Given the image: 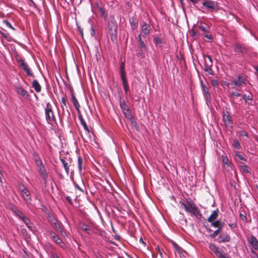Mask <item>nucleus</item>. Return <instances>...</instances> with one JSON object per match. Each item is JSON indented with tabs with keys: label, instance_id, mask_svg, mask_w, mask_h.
Listing matches in <instances>:
<instances>
[{
	"label": "nucleus",
	"instance_id": "nucleus-12",
	"mask_svg": "<svg viewBox=\"0 0 258 258\" xmlns=\"http://www.w3.org/2000/svg\"><path fill=\"white\" fill-rule=\"evenodd\" d=\"M233 46L236 52L242 54H246L247 52L248 49L244 45L236 43L233 44Z\"/></svg>",
	"mask_w": 258,
	"mask_h": 258
},
{
	"label": "nucleus",
	"instance_id": "nucleus-24",
	"mask_svg": "<svg viewBox=\"0 0 258 258\" xmlns=\"http://www.w3.org/2000/svg\"><path fill=\"white\" fill-rule=\"evenodd\" d=\"M141 35V34H139L138 36L136 37V39L139 43V46L141 49L145 50L146 49V45L142 40Z\"/></svg>",
	"mask_w": 258,
	"mask_h": 258
},
{
	"label": "nucleus",
	"instance_id": "nucleus-32",
	"mask_svg": "<svg viewBox=\"0 0 258 258\" xmlns=\"http://www.w3.org/2000/svg\"><path fill=\"white\" fill-rule=\"evenodd\" d=\"M211 223V225L214 227H220V226L223 227V223H220V221L217 220V221H214L212 222H210Z\"/></svg>",
	"mask_w": 258,
	"mask_h": 258
},
{
	"label": "nucleus",
	"instance_id": "nucleus-55",
	"mask_svg": "<svg viewBox=\"0 0 258 258\" xmlns=\"http://www.w3.org/2000/svg\"><path fill=\"white\" fill-rule=\"evenodd\" d=\"M66 199L71 205L73 204V202H72V199L70 197H69V196L66 197Z\"/></svg>",
	"mask_w": 258,
	"mask_h": 258
},
{
	"label": "nucleus",
	"instance_id": "nucleus-61",
	"mask_svg": "<svg viewBox=\"0 0 258 258\" xmlns=\"http://www.w3.org/2000/svg\"><path fill=\"white\" fill-rule=\"evenodd\" d=\"M139 242L140 243H142L144 246H146V243L143 241V239L142 237L140 238V240H139Z\"/></svg>",
	"mask_w": 258,
	"mask_h": 258
},
{
	"label": "nucleus",
	"instance_id": "nucleus-58",
	"mask_svg": "<svg viewBox=\"0 0 258 258\" xmlns=\"http://www.w3.org/2000/svg\"><path fill=\"white\" fill-rule=\"evenodd\" d=\"M123 88L124 89L125 93L126 95H127L128 92L129 91V87L128 86H124L123 87Z\"/></svg>",
	"mask_w": 258,
	"mask_h": 258
},
{
	"label": "nucleus",
	"instance_id": "nucleus-62",
	"mask_svg": "<svg viewBox=\"0 0 258 258\" xmlns=\"http://www.w3.org/2000/svg\"><path fill=\"white\" fill-rule=\"evenodd\" d=\"M21 232L24 235H26L27 234V232L26 229H22Z\"/></svg>",
	"mask_w": 258,
	"mask_h": 258
},
{
	"label": "nucleus",
	"instance_id": "nucleus-35",
	"mask_svg": "<svg viewBox=\"0 0 258 258\" xmlns=\"http://www.w3.org/2000/svg\"><path fill=\"white\" fill-rule=\"evenodd\" d=\"M98 10L99 12L101 15V16L105 18L107 16V14L105 13V11L101 6H99L98 4Z\"/></svg>",
	"mask_w": 258,
	"mask_h": 258
},
{
	"label": "nucleus",
	"instance_id": "nucleus-19",
	"mask_svg": "<svg viewBox=\"0 0 258 258\" xmlns=\"http://www.w3.org/2000/svg\"><path fill=\"white\" fill-rule=\"evenodd\" d=\"M22 220L24 222L27 227L32 231H34L35 227L33 223H32L30 220L26 218L25 216L23 217V219Z\"/></svg>",
	"mask_w": 258,
	"mask_h": 258
},
{
	"label": "nucleus",
	"instance_id": "nucleus-7",
	"mask_svg": "<svg viewBox=\"0 0 258 258\" xmlns=\"http://www.w3.org/2000/svg\"><path fill=\"white\" fill-rule=\"evenodd\" d=\"M200 83L201 85L203 95L206 100L207 104L209 105V104L211 103V97L209 93V88L206 85V84H204L202 80H201Z\"/></svg>",
	"mask_w": 258,
	"mask_h": 258
},
{
	"label": "nucleus",
	"instance_id": "nucleus-13",
	"mask_svg": "<svg viewBox=\"0 0 258 258\" xmlns=\"http://www.w3.org/2000/svg\"><path fill=\"white\" fill-rule=\"evenodd\" d=\"M231 240L230 235L226 232H221L218 236L217 241L218 242H228Z\"/></svg>",
	"mask_w": 258,
	"mask_h": 258
},
{
	"label": "nucleus",
	"instance_id": "nucleus-52",
	"mask_svg": "<svg viewBox=\"0 0 258 258\" xmlns=\"http://www.w3.org/2000/svg\"><path fill=\"white\" fill-rule=\"evenodd\" d=\"M241 95L240 93H238V92H232L231 93V96L232 97H239Z\"/></svg>",
	"mask_w": 258,
	"mask_h": 258
},
{
	"label": "nucleus",
	"instance_id": "nucleus-64",
	"mask_svg": "<svg viewBox=\"0 0 258 258\" xmlns=\"http://www.w3.org/2000/svg\"><path fill=\"white\" fill-rule=\"evenodd\" d=\"M51 258H59V257L55 254H52L51 256Z\"/></svg>",
	"mask_w": 258,
	"mask_h": 258
},
{
	"label": "nucleus",
	"instance_id": "nucleus-45",
	"mask_svg": "<svg viewBox=\"0 0 258 258\" xmlns=\"http://www.w3.org/2000/svg\"><path fill=\"white\" fill-rule=\"evenodd\" d=\"M82 228L88 234H90L92 232L91 229L87 225H84Z\"/></svg>",
	"mask_w": 258,
	"mask_h": 258
},
{
	"label": "nucleus",
	"instance_id": "nucleus-25",
	"mask_svg": "<svg viewBox=\"0 0 258 258\" xmlns=\"http://www.w3.org/2000/svg\"><path fill=\"white\" fill-rule=\"evenodd\" d=\"M60 160L61 163L62 164L63 167L65 169L66 173L68 175L69 173L70 169L68 162H67L64 159H63L62 158H60Z\"/></svg>",
	"mask_w": 258,
	"mask_h": 258
},
{
	"label": "nucleus",
	"instance_id": "nucleus-1",
	"mask_svg": "<svg viewBox=\"0 0 258 258\" xmlns=\"http://www.w3.org/2000/svg\"><path fill=\"white\" fill-rule=\"evenodd\" d=\"M188 204L187 205L182 201H180V207L184 208L186 212L190 213L191 215L198 217H201L202 215L196 204L190 199L188 201Z\"/></svg>",
	"mask_w": 258,
	"mask_h": 258
},
{
	"label": "nucleus",
	"instance_id": "nucleus-56",
	"mask_svg": "<svg viewBox=\"0 0 258 258\" xmlns=\"http://www.w3.org/2000/svg\"><path fill=\"white\" fill-rule=\"evenodd\" d=\"M239 217H240V219H241V220H244H244H246V219H247L246 216L245 215H243V214H241V213H240V214H239Z\"/></svg>",
	"mask_w": 258,
	"mask_h": 258
},
{
	"label": "nucleus",
	"instance_id": "nucleus-30",
	"mask_svg": "<svg viewBox=\"0 0 258 258\" xmlns=\"http://www.w3.org/2000/svg\"><path fill=\"white\" fill-rule=\"evenodd\" d=\"M243 100L245 101L246 103H248V101L252 100V95L251 93H249L248 95L244 94L242 96ZM249 104L250 103H248Z\"/></svg>",
	"mask_w": 258,
	"mask_h": 258
},
{
	"label": "nucleus",
	"instance_id": "nucleus-49",
	"mask_svg": "<svg viewBox=\"0 0 258 258\" xmlns=\"http://www.w3.org/2000/svg\"><path fill=\"white\" fill-rule=\"evenodd\" d=\"M211 84L214 87H217L219 85V81L216 79L211 80Z\"/></svg>",
	"mask_w": 258,
	"mask_h": 258
},
{
	"label": "nucleus",
	"instance_id": "nucleus-57",
	"mask_svg": "<svg viewBox=\"0 0 258 258\" xmlns=\"http://www.w3.org/2000/svg\"><path fill=\"white\" fill-rule=\"evenodd\" d=\"M205 37L207 38V39H209V40H212L213 39V37L210 34H205L204 35Z\"/></svg>",
	"mask_w": 258,
	"mask_h": 258
},
{
	"label": "nucleus",
	"instance_id": "nucleus-11",
	"mask_svg": "<svg viewBox=\"0 0 258 258\" xmlns=\"http://www.w3.org/2000/svg\"><path fill=\"white\" fill-rule=\"evenodd\" d=\"M202 5L211 11H213L217 8V3L211 0H203Z\"/></svg>",
	"mask_w": 258,
	"mask_h": 258
},
{
	"label": "nucleus",
	"instance_id": "nucleus-40",
	"mask_svg": "<svg viewBox=\"0 0 258 258\" xmlns=\"http://www.w3.org/2000/svg\"><path fill=\"white\" fill-rule=\"evenodd\" d=\"M232 146L236 149H240L241 148L240 144L237 139L234 140Z\"/></svg>",
	"mask_w": 258,
	"mask_h": 258
},
{
	"label": "nucleus",
	"instance_id": "nucleus-44",
	"mask_svg": "<svg viewBox=\"0 0 258 258\" xmlns=\"http://www.w3.org/2000/svg\"><path fill=\"white\" fill-rule=\"evenodd\" d=\"M83 163V159L79 156L78 159V165L79 171L81 172L82 170V164Z\"/></svg>",
	"mask_w": 258,
	"mask_h": 258
},
{
	"label": "nucleus",
	"instance_id": "nucleus-29",
	"mask_svg": "<svg viewBox=\"0 0 258 258\" xmlns=\"http://www.w3.org/2000/svg\"><path fill=\"white\" fill-rule=\"evenodd\" d=\"M199 28L204 32H206L209 31L210 26L207 24H200L199 25Z\"/></svg>",
	"mask_w": 258,
	"mask_h": 258
},
{
	"label": "nucleus",
	"instance_id": "nucleus-43",
	"mask_svg": "<svg viewBox=\"0 0 258 258\" xmlns=\"http://www.w3.org/2000/svg\"><path fill=\"white\" fill-rule=\"evenodd\" d=\"M121 77V79L122 80V84H123V86L124 87V86H128V83H127V79L126 78V76L125 75H122V76H120Z\"/></svg>",
	"mask_w": 258,
	"mask_h": 258
},
{
	"label": "nucleus",
	"instance_id": "nucleus-41",
	"mask_svg": "<svg viewBox=\"0 0 258 258\" xmlns=\"http://www.w3.org/2000/svg\"><path fill=\"white\" fill-rule=\"evenodd\" d=\"M120 76L125 75V64H124V62H121V65H120Z\"/></svg>",
	"mask_w": 258,
	"mask_h": 258
},
{
	"label": "nucleus",
	"instance_id": "nucleus-36",
	"mask_svg": "<svg viewBox=\"0 0 258 258\" xmlns=\"http://www.w3.org/2000/svg\"><path fill=\"white\" fill-rule=\"evenodd\" d=\"M223 228V227H221V226H220V227H218V229H217L216 231H214V232L210 235V237L211 238L215 237L221 232V231L222 230Z\"/></svg>",
	"mask_w": 258,
	"mask_h": 258
},
{
	"label": "nucleus",
	"instance_id": "nucleus-26",
	"mask_svg": "<svg viewBox=\"0 0 258 258\" xmlns=\"http://www.w3.org/2000/svg\"><path fill=\"white\" fill-rule=\"evenodd\" d=\"M223 120L226 125L232 124L230 115H223Z\"/></svg>",
	"mask_w": 258,
	"mask_h": 258
},
{
	"label": "nucleus",
	"instance_id": "nucleus-54",
	"mask_svg": "<svg viewBox=\"0 0 258 258\" xmlns=\"http://www.w3.org/2000/svg\"><path fill=\"white\" fill-rule=\"evenodd\" d=\"M229 226L231 228H235L237 227V224L236 223H232L228 224Z\"/></svg>",
	"mask_w": 258,
	"mask_h": 258
},
{
	"label": "nucleus",
	"instance_id": "nucleus-18",
	"mask_svg": "<svg viewBox=\"0 0 258 258\" xmlns=\"http://www.w3.org/2000/svg\"><path fill=\"white\" fill-rule=\"evenodd\" d=\"M108 28L109 33L111 35V38L112 39L113 37H115L117 34L116 26L113 23H111V24H109Z\"/></svg>",
	"mask_w": 258,
	"mask_h": 258
},
{
	"label": "nucleus",
	"instance_id": "nucleus-5",
	"mask_svg": "<svg viewBox=\"0 0 258 258\" xmlns=\"http://www.w3.org/2000/svg\"><path fill=\"white\" fill-rule=\"evenodd\" d=\"M209 248L219 258H231L227 253L220 251L215 244L210 243Z\"/></svg>",
	"mask_w": 258,
	"mask_h": 258
},
{
	"label": "nucleus",
	"instance_id": "nucleus-2",
	"mask_svg": "<svg viewBox=\"0 0 258 258\" xmlns=\"http://www.w3.org/2000/svg\"><path fill=\"white\" fill-rule=\"evenodd\" d=\"M35 162L37 167L38 172L44 181L45 184L47 183L48 179V173L42 160L38 156L35 157Z\"/></svg>",
	"mask_w": 258,
	"mask_h": 258
},
{
	"label": "nucleus",
	"instance_id": "nucleus-3",
	"mask_svg": "<svg viewBox=\"0 0 258 258\" xmlns=\"http://www.w3.org/2000/svg\"><path fill=\"white\" fill-rule=\"evenodd\" d=\"M45 115L46 120L48 124H51L52 123L56 122V118L52 109V106L50 103H47L45 107Z\"/></svg>",
	"mask_w": 258,
	"mask_h": 258
},
{
	"label": "nucleus",
	"instance_id": "nucleus-46",
	"mask_svg": "<svg viewBox=\"0 0 258 258\" xmlns=\"http://www.w3.org/2000/svg\"><path fill=\"white\" fill-rule=\"evenodd\" d=\"M250 252H251V254H250L251 258H258V255L254 249H251Z\"/></svg>",
	"mask_w": 258,
	"mask_h": 258
},
{
	"label": "nucleus",
	"instance_id": "nucleus-34",
	"mask_svg": "<svg viewBox=\"0 0 258 258\" xmlns=\"http://www.w3.org/2000/svg\"><path fill=\"white\" fill-rule=\"evenodd\" d=\"M13 211L15 213V214L18 217H19L21 220L23 219V217H25L24 214L17 209L14 208V209H13Z\"/></svg>",
	"mask_w": 258,
	"mask_h": 258
},
{
	"label": "nucleus",
	"instance_id": "nucleus-33",
	"mask_svg": "<svg viewBox=\"0 0 258 258\" xmlns=\"http://www.w3.org/2000/svg\"><path fill=\"white\" fill-rule=\"evenodd\" d=\"M131 26L133 30H136L138 27V22L133 19L130 20Z\"/></svg>",
	"mask_w": 258,
	"mask_h": 258
},
{
	"label": "nucleus",
	"instance_id": "nucleus-6",
	"mask_svg": "<svg viewBox=\"0 0 258 258\" xmlns=\"http://www.w3.org/2000/svg\"><path fill=\"white\" fill-rule=\"evenodd\" d=\"M245 79L242 76H238L237 78L233 79L231 82V85L233 86V88L237 90H240L239 87L245 85Z\"/></svg>",
	"mask_w": 258,
	"mask_h": 258
},
{
	"label": "nucleus",
	"instance_id": "nucleus-15",
	"mask_svg": "<svg viewBox=\"0 0 258 258\" xmlns=\"http://www.w3.org/2000/svg\"><path fill=\"white\" fill-rule=\"evenodd\" d=\"M172 244L174 248L175 252H177L180 258H185V251L182 249L175 242L172 241Z\"/></svg>",
	"mask_w": 258,
	"mask_h": 258
},
{
	"label": "nucleus",
	"instance_id": "nucleus-37",
	"mask_svg": "<svg viewBox=\"0 0 258 258\" xmlns=\"http://www.w3.org/2000/svg\"><path fill=\"white\" fill-rule=\"evenodd\" d=\"M67 100L66 98L64 97H62L61 99L60 103L61 104V105H62L63 111H64V107L67 108Z\"/></svg>",
	"mask_w": 258,
	"mask_h": 258
},
{
	"label": "nucleus",
	"instance_id": "nucleus-17",
	"mask_svg": "<svg viewBox=\"0 0 258 258\" xmlns=\"http://www.w3.org/2000/svg\"><path fill=\"white\" fill-rule=\"evenodd\" d=\"M248 242L252 245L254 249L258 250V240L253 236L251 235L248 239Z\"/></svg>",
	"mask_w": 258,
	"mask_h": 258
},
{
	"label": "nucleus",
	"instance_id": "nucleus-23",
	"mask_svg": "<svg viewBox=\"0 0 258 258\" xmlns=\"http://www.w3.org/2000/svg\"><path fill=\"white\" fill-rule=\"evenodd\" d=\"M78 117L81 122V124L83 125L85 130L86 132H87L88 133H89L90 130L89 129L86 123L85 122L84 119H83L82 115L81 114L80 112L78 113Z\"/></svg>",
	"mask_w": 258,
	"mask_h": 258
},
{
	"label": "nucleus",
	"instance_id": "nucleus-31",
	"mask_svg": "<svg viewBox=\"0 0 258 258\" xmlns=\"http://www.w3.org/2000/svg\"><path fill=\"white\" fill-rule=\"evenodd\" d=\"M47 218L50 225H52L57 220L53 215L50 214L47 215Z\"/></svg>",
	"mask_w": 258,
	"mask_h": 258
},
{
	"label": "nucleus",
	"instance_id": "nucleus-59",
	"mask_svg": "<svg viewBox=\"0 0 258 258\" xmlns=\"http://www.w3.org/2000/svg\"><path fill=\"white\" fill-rule=\"evenodd\" d=\"M74 184H75V187L79 190L81 191H83V190L79 186V185L76 183V182H74Z\"/></svg>",
	"mask_w": 258,
	"mask_h": 258
},
{
	"label": "nucleus",
	"instance_id": "nucleus-48",
	"mask_svg": "<svg viewBox=\"0 0 258 258\" xmlns=\"http://www.w3.org/2000/svg\"><path fill=\"white\" fill-rule=\"evenodd\" d=\"M222 161H223V162L224 164H228V163H229V160H228V157H227L226 156L222 155Z\"/></svg>",
	"mask_w": 258,
	"mask_h": 258
},
{
	"label": "nucleus",
	"instance_id": "nucleus-10",
	"mask_svg": "<svg viewBox=\"0 0 258 258\" xmlns=\"http://www.w3.org/2000/svg\"><path fill=\"white\" fill-rule=\"evenodd\" d=\"M18 63L19 64V66L26 73L27 76L34 77V75L33 73L32 72L31 70L29 68L28 64L26 62H25V61L23 59H19L18 60Z\"/></svg>",
	"mask_w": 258,
	"mask_h": 258
},
{
	"label": "nucleus",
	"instance_id": "nucleus-42",
	"mask_svg": "<svg viewBox=\"0 0 258 258\" xmlns=\"http://www.w3.org/2000/svg\"><path fill=\"white\" fill-rule=\"evenodd\" d=\"M240 169L241 171L245 173H249V167L246 165H242L240 166Z\"/></svg>",
	"mask_w": 258,
	"mask_h": 258
},
{
	"label": "nucleus",
	"instance_id": "nucleus-21",
	"mask_svg": "<svg viewBox=\"0 0 258 258\" xmlns=\"http://www.w3.org/2000/svg\"><path fill=\"white\" fill-rule=\"evenodd\" d=\"M219 210L217 209L215 210L210 216V217L208 218L207 220L209 222H212L215 220H216L218 216Z\"/></svg>",
	"mask_w": 258,
	"mask_h": 258
},
{
	"label": "nucleus",
	"instance_id": "nucleus-8",
	"mask_svg": "<svg viewBox=\"0 0 258 258\" xmlns=\"http://www.w3.org/2000/svg\"><path fill=\"white\" fill-rule=\"evenodd\" d=\"M50 237L51 240L54 241L61 248L65 249L67 247L66 244L62 241V240L54 232L50 230L49 231Z\"/></svg>",
	"mask_w": 258,
	"mask_h": 258
},
{
	"label": "nucleus",
	"instance_id": "nucleus-63",
	"mask_svg": "<svg viewBox=\"0 0 258 258\" xmlns=\"http://www.w3.org/2000/svg\"><path fill=\"white\" fill-rule=\"evenodd\" d=\"M95 34V30L93 28H91V35L93 36H94Z\"/></svg>",
	"mask_w": 258,
	"mask_h": 258
},
{
	"label": "nucleus",
	"instance_id": "nucleus-20",
	"mask_svg": "<svg viewBox=\"0 0 258 258\" xmlns=\"http://www.w3.org/2000/svg\"><path fill=\"white\" fill-rule=\"evenodd\" d=\"M71 100H72L73 104H74V107L76 108V110H77L78 113L80 112V111L79 109L80 105L78 101L77 98H76L73 90L71 91Z\"/></svg>",
	"mask_w": 258,
	"mask_h": 258
},
{
	"label": "nucleus",
	"instance_id": "nucleus-4",
	"mask_svg": "<svg viewBox=\"0 0 258 258\" xmlns=\"http://www.w3.org/2000/svg\"><path fill=\"white\" fill-rule=\"evenodd\" d=\"M204 70L208 73L209 75H213L214 72L212 69L213 66V60L211 57L209 55H204Z\"/></svg>",
	"mask_w": 258,
	"mask_h": 258
},
{
	"label": "nucleus",
	"instance_id": "nucleus-9",
	"mask_svg": "<svg viewBox=\"0 0 258 258\" xmlns=\"http://www.w3.org/2000/svg\"><path fill=\"white\" fill-rule=\"evenodd\" d=\"M19 189L21 191V194L23 197L24 200L27 204H30L31 201V198L30 195V192L28 188L24 185L19 186Z\"/></svg>",
	"mask_w": 258,
	"mask_h": 258
},
{
	"label": "nucleus",
	"instance_id": "nucleus-47",
	"mask_svg": "<svg viewBox=\"0 0 258 258\" xmlns=\"http://www.w3.org/2000/svg\"><path fill=\"white\" fill-rule=\"evenodd\" d=\"M154 42L156 44H159L162 43V40L160 37H156L154 39Z\"/></svg>",
	"mask_w": 258,
	"mask_h": 258
},
{
	"label": "nucleus",
	"instance_id": "nucleus-39",
	"mask_svg": "<svg viewBox=\"0 0 258 258\" xmlns=\"http://www.w3.org/2000/svg\"><path fill=\"white\" fill-rule=\"evenodd\" d=\"M124 116L127 118L128 119H132L133 117V116L132 115V114L130 112V109H128L127 111L125 110L124 112H122Z\"/></svg>",
	"mask_w": 258,
	"mask_h": 258
},
{
	"label": "nucleus",
	"instance_id": "nucleus-51",
	"mask_svg": "<svg viewBox=\"0 0 258 258\" xmlns=\"http://www.w3.org/2000/svg\"><path fill=\"white\" fill-rule=\"evenodd\" d=\"M4 23L6 24V25L8 27H9L13 30H14L15 29L13 27V26H12L11 24L7 20H5L4 21Z\"/></svg>",
	"mask_w": 258,
	"mask_h": 258
},
{
	"label": "nucleus",
	"instance_id": "nucleus-27",
	"mask_svg": "<svg viewBox=\"0 0 258 258\" xmlns=\"http://www.w3.org/2000/svg\"><path fill=\"white\" fill-rule=\"evenodd\" d=\"M119 105L122 112H124L125 110L127 111L129 109L124 100L120 99Z\"/></svg>",
	"mask_w": 258,
	"mask_h": 258
},
{
	"label": "nucleus",
	"instance_id": "nucleus-22",
	"mask_svg": "<svg viewBox=\"0 0 258 258\" xmlns=\"http://www.w3.org/2000/svg\"><path fill=\"white\" fill-rule=\"evenodd\" d=\"M32 86L36 92L39 93L41 92V87L37 80L33 81Z\"/></svg>",
	"mask_w": 258,
	"mask_h": 258
},
{
	"label": "nucleus",
	"instance_id": "nucleus-16",
	"mask_svg": "<svg viewBox=\"0 0 258 258\" xmlns=\"http://www.w3.org/2000/svg\"><path fill=\"white\" fill-rule=\"evenodd\" d=\"M150 26L146 22H144L141 26V33L140 34L142 35L143 37H146L150 34Z\"/></svg>",
	"mask_w": 258,
	"mask_h": 258
},
{
	"label": "nucleus",
	"instance_id": "nucleus-60",
	"mask_svg": "<svg viewBox=\"0 0 258 258\" xmlns=\"http://www.w3.org/2000/svg\"><path fill=\"white\" fill-rule=\"evenodd\" d=\"M157 249H158V251L159 253L160 254L161 257H163V253L162 252V251L160 249V248L158 246L157 247Z\"/></svg>",
	"mask_w": 258,
	"mask_h": 258
},
{
	"label": "nucleus",
	"instance_id": "nucleus-14",
	"mask_svg": "<svg viewBox=\"0 0 258 258\" xmlns=\"http://www.w3.org/2000/svg\"><path fill=\"white\" fill-rule=\"evenodd\" d=\"M16 92L24 98H29L30 96L28 92L20 85L16 86L15 88Z\"/></svg>",
	"mask_w": 258,
	"mask_h": 258
},
{
	"label": "nucleus",
	"instance_id": "nucleus-50",
	"mask_svg": "<svg viewBox=\"0 0 258 258\" xmlns=\"http://www.w3.org/2000/svg\"><path fill=\"white\" fill-rule=\"evenodd\" d=\"M235 155H236L237 157H238V158H239L240 160H242V161H246V160L245 159V158H244V157L242 155H241L239 154L238 153H235Z\"/></svg>",
	"mask_w": 258,
	"mask_h": 258
},
{
	"label": "nucleus",
	"instance_id": "nucleus-53",
	"mask_svg": "<svg viewBox=\"0 0 258 258\" xmlns=\"http://www.w3.org/2000/svg\"><path fill=\"white\" fill-rule=\"evenodd\" d=\"M240 135L241 137H243V136H245L246 137H248L247 133L245 131H241L240 132Z\"/></svg>",
	"mask_w": 258,
	"mask_h": 258
},
{
	"label": "nucleus",
	"instance_id": "nucleus-38",
	"mask_svg": "<svg viewBox=\"0 0 258 258\" xmlns=\"http://www.w3.org/2000/svg\"><path fill=\"white\" fill-rule=\"evenodd\" d=\"M131 122V124L132 125V126H133L137 131H139V126L138 125V123L136 120V119L134 118V117H133L132 118V119H130Z\"/></svg>",
	"mask_w": 258,
	"mask_h": 258
},
{
	"label": "nucleus",
	"instance_id": "nucleus-28",
	"mask_svg": "<svg viewBox=\"0 0 258 258\" xmlns=\"http://www.w3.org/2000/svg\"><path fill=\"white\" fill-rule=\"evenodd\" d=\"M51 226L55 229L58 230L60 232H61V223L58 220H57L55 222L53 223Z\"/></svg>",
	"mask_w": 258,
	"mask_h": 258
}]
</instances>
